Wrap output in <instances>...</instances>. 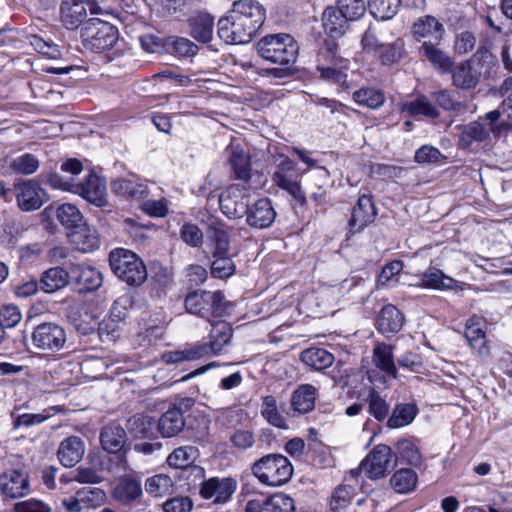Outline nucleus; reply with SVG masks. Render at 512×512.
Returning <instances> with one entry per match:
<instances>
[{"instance_id":"f257e3e1","label":"nucleus","mask_w":512,"mask_h":512,"mask_svg":"<svg viewBox=\"0 0 512 512\" xmlns=\"http://www.w3.org/2000/svg\"><path fill=\"white\" fill-rule=\"evenodd\" d=\"M264 20L265 9L258 1L238 0L218 20L217 33L227 44H247L256 36Z\"/></svg>"},{"instance_id":"f03ea898","label":"nucleus","mask_w":512,"mask_h":512,"mask_svg":"<svg viewBox=\"0 0 512 512\" xmlns=\"http://www.w3.org/2000/svg\"><path fill=\"white\" fill-rule=\"evenodd\" d=\"M211 326L209 343H197L183 350L166 352L162 356L164 362L174 364L183 361H194L221 352L232 337V328L228 322L223 320L211 322Z\"/></svg>"},{"instance_id":"7ed1b4c3","label":"nucleus","mask_w":512,"mask_h":512,"mask_svg":"<svg viewBox=\"0 0 512 512\" xmlns=\"http://www.w3.org/2000/svg\"><path fill=\"white\" fill-rule=\"evenodd\" d=\"M47 182L53 188L79 194L95 206L102 207L108 203L106 182L95 173H90L84 182L78 183L65 180L59 174L52 173L47 176Z\"/></svg>"},{"instance_id":"20e7f679","label":"nucleus","mask_w":512,"mask_h":512,"mask_svg":"<svg viewBox=\"0 0 512 512\" xmlns=\"http://www.w3.org/2000/svg\"><path fill=\"white\" fill-rule=\"evenodd\" d=\"M257 52L265 60L290 66L295 63L299 47L289 34L268 35L257 43Z\"/></svg>"},{"instance_id":"39448f33","label":"nucleus","mask_w":512,"mask_h":512,"mask_svg":"<svg viewBox=\"0 0 512 512\" xmlns=\"http://www.w3.org/2000/svg\"><path fill=\"white\" fill-rule=\"evenodd\" d=\"M109 264L113 273L130 286H140L147 279V269L134 252L118 248L110 252Z\"/></svg>"},{"instance_id":"423d86ee","label":"nucleus","mask_w":512,"mask_h":512,"mask_svg":"<svg viewBox=\"0 0 512 512\" xmlns=\"http://www.w3.org/2000/svg\"><path fill=\"white\" fill-rule=\"evenodd\" d=\"M252 472L262 484L277 487L291 479L293 466L281 454H268L254 462Z\"/></svg>"},{"instance_id":"0eeeda50","label":"nucleus","mask_w":512,"mask_h":512,"mask_svg":"<svg viewBox=\"0 0 512 512\" xmlns=\"http://www.w3.org/2000/svg\"><path fill=\"white\" fill-rule=\"evenodd\" d=\"M230 307L231 303L225 300L223 293L220 291L196 290L190 292L185 298L186 311L203 318L210 315L215 317L224 316Z\"/></svg>"},{"instance_id":"6e6552de","label":"nucleus","mask_w":512,"mask_h":512,"mask_svg":"<svg viewBox=\"0 0 512 512\" xmlns=\"http://www.w3.org/2000/svg\"><path fill=\"white\" fill-rule=\"evenodd\" d=\"M83 45L92 51L103 52L118 40V30L110 23L98 18L86 21L81 28Z\"/></svg>"},{"instance_id":"1a4fd4ad","label":"nucleus","mask_w":512,"mask_h":512,"mask_svg":"<svg viewBox=\"0 0 512 512\" xmlns=\"http://www.w3.org/2000/svg\"><path fill=\"white\" fill-rule=\"evenodd\" d=\"M31 341L36 350L54 354L64 349L67 337L61 325L55 322H44L33 329Z\"/></svg>"},{"instance_id":"9d476101","label":"nucleus","mask_w":512,"mask_h":512,"mask_svg":"<svg viewBox=\"0 0 512 512\" xmlns=\"http://www.w3.org/2000/svg\"><path fill=\"white\" fill-rule=\"evenodd\" d=\"M249 199L250 189L247 186L231 185L220 194V209L229 218H240L248 209Z\"/></svg>"},{"instance_id":"9b49d317","label":"nucleus","mask_w":512,"mask_h":512,"mask_svg":"<svg viewBox=\"0 0 512 512\" xmlns=\"http://www.w3.org/2000/svg\"><path fill=\"white\" fill-rule=\"evenodd\" d=\"M13 193L19 208L25 212L40 209L48 200L46 191L32 179L15 183Z\"/></svg>"},{"instance_id":"f8f14e48","label":"nucleus","mask_w":512,"mask_h":512,"mask_svg":"<svg viewBox=\"0 0 512 512\" xmlns=\"http://www.w3.org/2000/svg\"><path fill=\"white\" fill-rule=\"evenodd\" d=\"M237 489V481L231 477H211L201 483L200 495L213 504L227 503Z\"/></svg>"},{"instance_id":"ddd939ff","label":"nucleus","mask_w":512,"mask_h":512,"mask_svg":"<svg viewBox=\"0 0 512 512\" xmlns=\"http://www.w3.org/2000/svg\"><path fill=\"white\" fill-rule=\"evenodd\" d=\"M392 461V449L387 445L380 444L361 462L360 471L371 479H377L385 475Z\"/></svg>"},{"instance_id":"4468645a","label":"nucleus","mask_w":512,"mask_h":512,"mask_svg":"<svg viewBox=\"0 0 512 512\" xmlns=\"http://www.w3.org/2000/svg\"><path fill=\"white\" fill-rule=\"evenodd\" d=\"M445 34V28L434 16L426 15L419 17L412 26L414 39L426 44H440Z\"/></svg>"},{"instance_id":"2eb2a0df","label":"nucleus","mask_w":512,"mask_h":512,"mask_svg":"<svg viewBox=\"0 0 512 512\" xmlns=\"http://www.w3.org/2000/svg\"><path fill=\"white\" fill-rule=\"evenodd\" d=\"M143 495L141 481L135 477L120 478L112 490V498L123 506H130Z\"/></svg>"},{"instance_id":"dca6fc26","label":"nucleus","mask_w":512,"mask_h":512,"mask_svg":"<svg viewBox=\"0 0 512 512\" xmlns=\"http://www.w3.org/2000/svg\"><path fill=\"white\" fill-rule=\"evenodd\" d=\"M376 208L371 195L363 194L358 198L356 206L352 210L349 226L353 233L361 232L376 217Z\"/></svg>"},{"instance_id":"f3484780","label":"nucleus","mask_w":512,"mask_h":512,"mask_svg":"<svg viewBox=\"0 0 512 512\" xmlns=\"http://www.w3.org/2000/svg\"><path fill=\"white\" fill-rule=\"evenodd\" d=\"M245 214L248 225L258 229L269 227L276 217L272 202L268 198H261L252 206H248Z\"/></svg>"},{"instance_id":"a211bd4d","label":"nucleus","mask_w":512,"mask_h":512,"mask_svg":"<svg viewBox=\"0 0 512 512\" xmlns=\"http://www.w3.org/2000/svg\"><path fill=\"white\" fill-rule=\"evenodd\" d=\"M0 490L9 498L23 497L28 493V477L20 470L12 469L0 475Z\"/></svg>"},{"instance_id":"6ab92c4d","label":"nucleus","mask_w":512,"mask_h":512,"mask_svg":"<svg viewBox=\"0 0 512 512\" xmlns=\"http://www.w3.org/2000/svg\"><path fill=\"white\" fill-rule=\"evenodd\" d=\"M451 72L453 84L465 90L474 88L481 77V71L473 59L461 61Z\"/></svg>"},{"instance_id":"aec40b11","label":"nucleus","mask_w":512,"mask_h":512,"mask_svg":"<svg viewBox=\"0 0 512 512\" xmlns=\"http://www.w3.org/2000/svg\"><path fill=\"white\" fill-rule=\"evenodd\" d=\"M70 278L79 285L80 291L89 292L98 289L102 285L101 273L91 267L81 264H73L70 267Z\"/></svg>"},{"instance_id":"412c9836","label":"nucleus","mask_w":512,"mask_h":512,"mask_svg":"<svg viewBox=\"0 0 512 512\" xmlns=\"http://www.w3.org/2000/svg\"><path fill=\"white\" fill-rule=\"evenodd\" d=\"M70 242L83 253H89L99 248L100 238L97 230L87 224L79 225L69 235Z\"/></svg>"},{"instance_id":"4be33fe9","label":"nucleus","mask_w":512,"mask_h":512,"mask_svg":"<svg viewBox=\"0 0 512 512\" xmlns=\"http://www.w3.org/2000/svg\"><path fill=\"white\" fill-rule=\"evenodd\" d=\"M85 453L84 442L77 436L64 439L58 448V459L65 467L75 466Z\"/></svg>"},{"instance_id":"5701e85b","label":"nucleus","mask_w":512,"mask_h":512,"mask_svg":"<svg viewBox=\"0 0 512 512\" xmlns=\"http://www.w3.org/2000/svg\"><path fill=\"white\" fill-rule=\"evenodd\" d=\"M350 19L338 8L329 6L322 13V26L331 38H339L345 34Z\"/></svg>"},{"instance_id":"b1692460","label":"nucleus","mask_w":512,"mask_h":512,"mask_svg":"<svg viewBox=\"0 0 512 512\" xmlns=\"http://www.w3.org/2000/svg\"><path fill=\"white\" fill-rule=\"evenodd\" d=\"M61 22L67 29H76L86 18L87 10L79 0H62L60 6Z\"/></svg>"},{"instance_id":"393cba45","label":"nucleus","mask_w":512,"mask_h":512,"mask_svg":"<svg viewBox=\"0 0 512 512\" xmlns=\"http://www.w3.org/2000/svg\"><path fill=\"white\" fill-rule=\"evenodd\" d=\"M404 317L393 305L384 306L377 319V328L382 334L389 336L399 332L403 326Z\"/></svg>"},{"instance_id":"a878e982","label":"nucleus","mask_w":512,"mask_h":512,"mask_svg":"<svg viewBox=\"0 0 512 512\" xmlns=\"http://www.w3.org/2000/svg\"><path fill=\"white\" fill-rule=\"evenodd\" d=\"M316 397V387L311 384H302L292 394L291 407L295 412L307 413L314 408Z\"/></svg>"},{"instance_id":"bb28decb","label":"nucleus","mask_w":512,"mask_h":512,"mask_svg":"<svg viewBox=\"0 0 512 512\" xmlns=\"http://www.w3.org/2000/svg\"><path fill=\"white\" fill-rule=\"evenodd\" d=\"M70 272L61 267L45 270L40 277V288L46 293L56 292L68 285Z\"/></svg>"},{"instance_id":"cd10ccee","label":"nucleus","mask_w":512,"mask_h":512,"mask_svg":"<svg viewBox=\"0 0 512 512\" xmlns=\"http://www.w3.org/2000/svg\"><path fill=\"white\" fill-rule=\"evenodd\" d=\"M100 441L104 450L109 453H117L125 444L126 432L120 425H107L100 433Z\"/></svg>"},{"instance_id":"c85d7f7f","label":"nucleus","mask_w":512,"mask_h":512,"mask_svg":"<svg viewBox=\"0 0 512 512\" xmlns=\"http://www.w3.org/2000/svg\"><path fill=\"white\" fill-rule=\"evenodd\" d=\"M438 45L429 43L421 46L419 51L439 72L449 73L453 68V60L445 51L438 48Z\"/></svg>"},{"instance_id":"c756f323","label":"nucleus","mask_w":512,"mask_h":512,"mask_svg":"<svg viewBox=\"0 0 512 512\" xmlns=\"http://www.w3.org/2000/svg\"><path fill=\"white\" fill-rule=\"evenodd\" d=\"M206 235L208 241L211 242L213 256L228 254L230 239L227 231L221 223L212 221L207 227Z\"/></svg>"},{"instance_id":"7c9ffc66","label":"nucleus","mask_w":512,"mask_h":512,"mask_svg":"<svg viewBox=\"0 0 512 512\" xmlns=\"http://www.w3.org/2000/svg\"><path fill=\"white\" fill-rule=\"evenodd\" d=\"M185 426L182 411L172 408L166 411L159 419L158 429L163 437H173L182 431Z\"/></svg>"},{"instance_id":"2f4dec72","label":"nucleus","mask_w":512,"mask_h":512,"mask_svg":"<svg viewBox=\"0 0 512 512\" xmlns=\"http://www.w3.org/2000/svg\"><path fill=\"white\" fill-rule=\"evenodd\" d=\"M301 361L314 370L329 368L334 362V356L322 348H309L300 355Z\"/></svg>"},{"instance_id":"473e14b6","label":"nucleus","mask_w":512,"mask_h":512,"mask_svg":"<svg viewBox=\"0 0 512 512\" xmlns=\"http://www.w3.org/2000/svg\"><path fill=\"white\" fill-rule=\"evenodd\" d=\"M214 18L207 13H200L190 19L191 35L200 42L212 39Z\"/></svg>"},{"instance_id":"72a5a7b5","label":"nucleus","mask_w":512,"mask_h":512,"mask_svg":"<svg viewBox=\"0 0 512 512\" xmlns=\"http://www.w3.org/2000/svg\"><path fill=\"white\" fill-rule=\"evenodd\" d=\"M373 362L381 371L394 379L397 378L392 346L384 343L377 345L373 351Z\"/></svg>"},{"instance_id":"f704fd0d","label":"nucleus","mask_w":512,"mask_h":512,"mask_svg":"<svg viewBox=\"0 0 512 512\" xmlns=\"http://www.w3.org/2000/svg\"><path fill=\"white\" fill-rule=\"evenodd\" d=\"M402 111L412 116L421 115L431 119L439 117L437 108L424 95H420L414 100L405 102L402 105Z\"/></svg>"},{"instance_id":"c9c22d12","label":"nucleus","mask_w":512,"mask_h":512,"mask_svg":"<svg viewBox=\"0 0 512 512\" xmlns=\"http://www.w3.org/2000/svg\"><path fill=\"white\" fill-rule=\"evenodd\" d=\"M417 414V408L413 404L400 403L395 406L391 416L387 420L389 428H401L409 425Z\"/></svg>"},{"instance_id":"e433bc0d","label":"nucleus","mask_w":512,"mask_h":512,"mask_svg":"<svg viewBox=\"0 0 512 512\" xmlns=\"http://www.w3.org/2000/svg\"><path fill=\"white\" fill-rule=\"evenodd\" d=\"M198 455V449L194 446L179 447L169 454L167 463L171 467L185 469L195 462Z\"/></svg>"},{"instance_id":"4c0bfd02","label":"nucleus","mask_w":512,"mask_h":512,"mask_svg":"<svg viewBox=\"0 0 512 512\" xmlns=\"http://www.w3.org/2000/svg\"><path fill=\"white\" fill-rule=\"evenodd\" d=\"M352 97L357 104L370 109H378L385 102L384 93L379 89L371 87L354 91Z\"/></svg>"},{"instance_id":"58836bf2","label":"nucleus","mask_w":512,"mask_h":512,"mask_svg":"<svg viewBox=\"0 0 512 512\" xmlns=\"http://www.w3.org/2000/svg\"><path fill=\"white\" fill-rule=\"evenodd\" d=\"M422 284L427 288L444 290L455 288L458 282L452 277L444 274L441 270L431 268L423 274Z\"/></svg>"},{"instance_id":"ea45409f","label":"nucleus","mask_w":512,"mask_h":512,"mask_svg":"<svg viewBox=\"0 0 512 512\" xmlns=\"http://www.w3.org/2000/svg\"><path fill=\"white\" fill-rule=\"evenodd\" d=\"M390 484L397 493H409L416 487L417 474L412 469H400L392 475Z\"/></svg>"},{"instance_id":"a19ab883","label":"nucleus","mask_w":512,"mask_h":512,"mask_svg":"<svg viewBox=\"0 0 512 512\" xmlns=\"http://www.w3.org/2000/svg\"><path fill=\"white\" fill-rule=\"evenodd\" d=\"M174 483L166 474H157L145 481V490L153 497H163L173 492Z\"/></svg>"},{"instance_id":"79ce46f5","label":"nucleus","mask_w":512,"mask_h":512,"mask_svg":"<svg viewBox=\"0 0 512 512\" xmlns=\"http://www.w3.org/2000/svg\"><path fill=\"white\" fill-rule=\"evenodd\" d=\"M401 0H368L372 16L379 20L391 19L398 11Z\"/></svg>"},{"instance_id":"37998d69","label":"nucleus","mask_w":512,"mask_h":512,"mask_svg":"<svg viewBox=\"0 0 512 512\" xmlns=\"http://www.w3.org/2000/svg\"><path fill=\"white\" fill-rule=\"evenodd\" d=\"M261 415L273 426L277 428H287L284 417L280 414L277 407L276 398L272 395L265 396L261 405Z\"/></svg>"},{"instance_id":"c03bdc74","label":"nucleus","mask_w":512,"mask_h":512,"mask_svg":"<svg viewBox=\"0 0 512 512\" xmlns=\"http://www.w3.org/2000/svg\"><path fill=\"white\" fill-rule=\"evenodd\" d=\"M491 131L489 128L479 121H474L465 126L460 143L464 147H468L472 141L482 142L489 137Z\"/></svg>"},{"instance_id":"a18cd8bd","label":"nucleus","mask_w":512,"mask_h":512,"mask_svg":"<svg viewBox=\"0 0 512 512\" xmlns=\"http://www.w3.org/2000/svg\"><path fill=\"white\" fill-rule=\"evenodd\" d=\"M56 218L63 226L75 229L82 222L83 215L75 205L64 203L57 208Z\"/></svg>"},{"instance_id":"49530a36","label":"nucleus","mask_w":512,"mask_h":512,"mask_svg":"<svg viewBox=\"0 0 512 512\" xmlns=\"http://www.w3.org/2000/svg\"><path fill=\"white\" fill-rule=\"evenodd\" d=\"M230 163L238 179L247 181L251 176V164L249 156L241 149L234 148L231 156Z\"/></svg>"},{"instance_id":"de8ad7c7","label":"nucleus","mask_w":512,"mask_h":512,"mask_svg":"<svg viewBox=\"0 0 512 512\" xmlns=\"http://www.w3.org/2000/svg\"><path fill=\"white\" fill-rule=\"evenodd\" d=\"M111 188L115 194L132 198L141 197L146 191L144 184L138 183L133 179L124 178L115 180Z\"/></svg>"},{"instance_id":"09e8293b","label":"nucleus","mask_w":512,"mask_h":512,"mask_svg":"<svg viewBox=\"0 0 512 512\" xmlns=\"http://www.w3.org/2000/svg\"><path fill=\"white\" fill-rule=\"evenodd\" d=\"M272 180L279 188L287 191L294 199H304V195L301 191L300 184L293 176V174H287L283 173L282 171H276L273 174Z\"/></svg>"},{"instance_id":"8fccbe9b","label":"nucleus","mask_w":512,"mask_h":512,"mask_svg":"<svg viewBox=\"0 0 512 512\" xmlns=\"http://www.w3.org/2000/svg\"><path fill=\"white\" fill-rule=\"evenodd\" d=\"M262 512H295L294 500L284 493H276L264 501Z\"/></svg>"},{"instance_id":"3c124183","label":"nucleus","mask_w":512,"mask_h":512,"mask_svg":"<svg viewBox=\"0 0 512 512\" xmlns=\"http://www.w3.org/2000/svg\"><path fill=\"white\" fill-rule=\"evenodd\" d=\"M128 304H130V299L126 296L119 297L115 300L110 310L109 320L103 323L104 327L111 328L112 333H115L117 323L126 317Z\"/></svg>"},{"instance_id":"603ef678","label":"nucleus","mask_w":512,"mask_h":512,"mask_svg":"<svg viewBox=\"0 0 512 512\" xmlns=\"http://www.w3.org/2000/svg\"><path fill=\"white\" fill-rule=\"evenodd\" d=\"M390 406L378 392L372 390L368 396V411L378 421L386 419Z\"/></svg>"},{"instance_id":"864d4df0","label":"nucleus","mask_w":512,"mask_h":512,"mask_svg":"<svg viewBox=\"0 0 512 512\" xmlns=\"http://www.w3.org/2000/svg\"><path fill=\"white\" fill-rule=\"evenodd\" d=\"M10 168L15 173L29 175L37 171L39 161L34 155L26 153L13 159L10 163Z\"/></svg>"},{"instance_id":"5fc2aeb1","label":"nucleus","mask_w":512,"mask_h":512,"mask_svg":"<svg viewBox=\"0 0 512 512\" xmlns=\"http://www.w3.org/2000/svg\"><path fill=\"white\" fill-rule=\"evenodd\" d=\"M337 8L351 21L361 18L366 11L364 0H337Z\"/></svg>"},{"instance_id":"6e6d98bb","label":"nucleus","mask_w":512,"mask_h":512,"mask_svg":"<svg viewBox=\"0 0 512 512\" xmlns=\"http://www.w3.org/2000/svg\"><path fill=\"white\" fill-rule=\"evenodd\" d=\"M84 508H95L104 503L105 492L100 488H82L77 491Z\"/></svg>"},{"instance_id":"4d7b16f0","label":"nucleus","mask_w":512,"mask_h":512,"mask_svg":"<svg viewBox=\"0 0 512 512\" xmlns=\"http://www.w3.org/2000/svg\"><path fill=\"white\" fill-rule=\"evenodd\" d=\"M215 260L211 265V272L213 276L223 279L230 277L235 272V264L227 255L213 256Z\"/></svg>"},{"instance_id":"13d9d810","label":"nucleus","mask_w":512,"mask_h":512,"mask_svg":"<svg viewBox=\"0 0 512 512\" xmlns=\"http://www.w3.org/2000/svg\"><path fill=\"white\" fill-rule=\"evenodd\" d=\"M354 490V487L350 484L338 486L332 496L331 508L335 511L345 508L351 501Z\"/></svg>"},{"instance_id":"bf43d9fd","label":"nucleus","mask_w":512,"mask_h":512,"mask_svg":"<svg viewBox=\"0 0 512 512\" xmlns=\"http://www.w3.org/2000/svg\"><path fill=\"white\" fill-rule=\"evenodd\" d=\"M181 239L191 247H200L203 243V232L193 223H185L180 229Z\"/></svg>"},{"instance_id":"052dcab7","label":"nucleus","mask_w":512,"mask_h":512,"mask_svg":"<svg viewBox=\"0 0 512 512\" xmlns=\"http://www.w3.org/2000/svg\"><path fill=\"white\" fill-rule=\"evenodd\" d=\"M22 319L19 308L13 304L0 307V326L4 328L15 327Z\"/></svg>"},{"instance_id":"680f3d73","label":"nucleus","mask_w":512,"mask_h":512,"mask_svg":"<svg viewBox=\"0 0 512 512\" xmlns=\"http://www.w3.org/2000/svg\"><path fill=\"white\" fill-rule=\"evenodd\" d=\"M476 45V38L471 31H462L455 36L454 51L459 55H465L471 52Z\"/></svg>"},{"instance_id":"e2e57ef3","label":"nucleus","mask_w":512,"mask_h":512,"mask_svg":"<svg viewBox=\"0 0 512 512\" xmlns=\"http://www.w3.org/2000/svg\"><path fill=\"white\" fill-rule=\"evenodd\" d=\"M169 45L174 53L183 57L193 56L198 50L196 44L183 37H172Z\"/></svg>"},{"instance_id":"0e129e2a","label":"nucleus","mask_w":512,"mask_h":512,"mask_svg":"<svg viewBox=\"0 0 512 512\" xmlns=\"http://www.w3.org/2000/svg\"><path fill=\"white\" fill-rule=\"evenodd\" d=\"M465 337L473 349H476L479 353L483 352L482 350L485 347V333L480 327L475 324H467Z\"/></svg>"},{"instance_id":"69168bd1","label":"nucleus","mask_w":512,"mask_h":512,"mask_svg":"<svg viewBox=\"0 0 512 512\" xmlns=\"http://www.w3.org/2000/svg\"><path fill=\"white\" fill-rule=\"evenodd\" d=\"M193 501L188 496H178L163 503L164 512H191Z\"/></svg>"},{"instance_id":"338daca9","label":"nucleus","mask_w":512,"mask_h":512,"mask_svg":"<svg viewBox=\"0 0 512 512\" xmlns=\"http://www.w3.org/2000/svg\"><path fill=\"white\" fill-rule=\"evenodd\" d=\"M30 44L38 53L43 54L48 58L55 59L60 56V52L56 45L43 40L39 36L32 35L30 37Z\"/></svg>"},{"instance_id":"774afa93","label":"nucleus","mask_w":512,"mask_h":512,"mask_svg":"<svg viewBox=\"0 0 512 512\" xmlns=\"http://www.w3.org/2000/svg\"><path fill=\"white\" fill-rule=\"evenodd\" d=\"M15 512H51V509L44 502L36 499L20 501L14 506Z\"/></svg>"}]
</instances>
